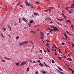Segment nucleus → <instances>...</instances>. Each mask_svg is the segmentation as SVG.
<instances>
[{
	"label": "nucleus",
	"instance_id": "obj_1",
	"mask_svg": "<svg viewBox=\"0 0 74 74\" xmlns=\"http://www.w3.org/2000/svg\"><path fill=\"white\" fill-rule=\"evenodd\" d=\"M51 27V28H53V30L54 31H59V29H58L56 27Z\"/></svg>",
	"mask_w": 74,
	"mask_h": 74
},
{
	"label": "nucleus",
	"instance_id": "obj_2",
	"mask_svg": "<svg viewBox=\"0 0 74 74\" xmlns=\"http://www.w3.org/2000/svg\"><path fill=\"white\" fill-rule=\"evenodd\" d=\"M27 62L25 61V62H23L20 64V66H23V65H25L26 63H27Z\"/></svg>",
	"mask_w": 74,
	"mask_h": 74
},
{
	"label": "nucleus",
	"instance_id": "obj_3",
	"mask_svg": "<svg viewBox=\"0 0 74 74\" xmlns=\"http://www.w3.org/2000/svg\"><path fill=\"white\" fill-rule=\"evenodd\" d=\"M22 19H23V21H25V22H26V23H27V21L26 19V18H23Z\"/></svg>",
	"mask_w": 74,
	"mask_h": 74
},
{
	"label": "nucleus",
	"instance_id": "obj_4",
	"mask_svg": "<svg viewBox=\"0 0 74 74\" xmlns=\"http://www.w3.org/2000/svg\"><path fill=\"white\" fill-rule=\"evenodd\" d=\"M73 4H71V8H73V7H74V1L73 2Z\"/></svg>",
	"mask_w": 74,
	"mask_h": 74
},
{
	"label": "nucleus",
	"instance_id": "obj_5",
	"mask_svg": "<svg viewBox=\"0 0 74 74\" xmlns=\"http://www.w3.org/2000/svg\"><path fill=\"white\" fill-rule=\"evenodd\" d=\"M67 60H69V61H72V60H73L70 58H67Z\"/></svg>",
	"mask_w": 74,
	"mask_h": 74
},
{
	"label": "nucleus",
	"instance_id": "obj_6",
	"mask_svg": "<svg viewBox=\"0 0 74 74\" xmlns=\"http://www.w3.org/2000/svg\"><path fill=\"white\" fill-rule=\"evenodd\" d=\"M24 44L23 42L21 43L19 45V46H22Z\"/></svg>",
	"mask_w": 74,
	"mask_h": 74
},
{
	"label": "nucleus",
	"instance_id": "obj_7",
	"mask_svg": "<svg viewBox=\"0 0 74 74\" xmlns=\"http://www.w3.org/2000/svg\"><path fill=\"white\" fill-rule=\"evenodd\" d=\"M57 20H58V21H63V19H60L59 18H57Z\"/></svg>",
	"mask_w": 74,
	"mask_h": 74
},
{
	"label": "nucleus",
	"instance_id": "obj_8",
	"mask_svg": "<svg viewBox=\"0 0 74 74\" xmlns=\"http://www.w3.org/2000/svg\"><path fill=\"white\" fill-rule=\"evenodd\" d=\"M40 35H41V36L42 37H44V34H43V33L42 32H40Z\"/></svg>",
	"mask_w": 74,
	"mask_h": 74
},
{
	"label": "nucleus",
	"instance_id": "obj_9",
	"mask_svg": "<svg viewBox=\"0 0 74 74\" xmlns=\"http://www.w3.org/2000/svg\"><path fill=\"white\" fill-rule=\"evenodd\" d=\"M24 43V44H27V43H28L29 42L28 41H26L25 42H23Z\"/></svg>",
	"mask_w": 74,
	"mask_h": 74
},
{
	"label": "nucleus",
	"instance_id": "obj_10",
	"mask_svg": "<svg viewBox=\"0 0 74 74\" xmlns=\"http://www.w3.org/2000/svg\"><path fill=\"white\" fill-rule=\"evenodd\" d=\"M47 20H51V18L50 17H47Z\"/></svg>",
	"mask_w": 74,
	"mask_h": 74
},
{
	"label": "nucleus",
	"instance_id": "obj_11",
	"mask_svg": "<svg viewBox=\"0 0 74 74\" xmlns=\"http://www.w3.org/2000/svg\"><path fill=\"white\" fill-rule=\"evenodd\" d=\"M47 47H48L49 48H50V45L49 44H48V43H47Z\"/></svg>",
	"mask_w": 74,
	"mask_h": 74
},
{
	"label": "nucleus",
	"instance_id": "obj_12",
	"mask_svg": "<svg viewBox=\"0 0 74 74\" xmlns=\"http://www.w3.org/2000/svg\"><path fill=\"white\" fill-rule=\"evenodd\" d=\"M16 66H19V62L16 63Z\"/></svg>",
	"mask_w": 74,
	"mask_h": 74
},
{
	"label": "nucleus",
	"instance_id": "obj_13",
	"mask_svg": "<svg viewBox=\"0 0 74 74\" xmlns=\"http://www.w3.org/2000/svg\"><path fill=\"white\" fill-rule=\"evenodd\" d=\"M27 6H30V7H32V5L30 3H28L27 5Z\"/></svg>",
	"mask_w": 74,
	"mask_h": 74
},
{
	"label": "nucleus",
	"instance_id": "obj_14",
	"mask_svg": "<svg viewBox=\"0 0 74 74\" xmlns=\"http://www.w3.org/2000/svg\"><path fill=\"white\" fill-rule=\"evenodd\" d=\"M25 3L26 5L27 6V5L29 3H28V2L27 1H25Z\"/></svg>",
	"mask_w": 74,
	"mask_h": 74
},
{
	"label": "nucleus",
	"instance_id": "obj_15",
	"mask_svg": "<svg viewBox=\"0 0 74 74\" xmlns=\"http://www.w3.org/2000/svg\"><path fill=\"white\" fill-rule=\"evenodd\" d=\"M58 68L59 70H60V71H62V69H61V68H60V67H58Z\"/></svg>",
	"mask_w": 74,
	"mask_h": 74
},
{
	"label": "nucleus",
	"instance_id": "obj_16",
	"mask_svg": "<svg viewBox=\"0 0 74 74\" xmlns=\"http://www.w3.org/2000/svg\"><path fill=\"white\" fill-rule=\"evenodd\" d=\"M67 22H69V23H71V21L69 20H67Z\"/></svg>",
	"mask_w": 74,
	"mask_h": 74
},
{
	"label": "nucleus",
	"instance_id": "obj_17",
	"mask_svg": "<svg viewBox=\"0 0 74 74\" xmlns=\"http://www.w3.org/2000/svg\"><path fill=\"white\" fill-rule=\"evenodd\" d=\"M29 67H28L27 68V72H28L29 71Z\"/></svg>",
	"mask_w": 74,
	"mask_h": 74
},
{
	"label": "nucleus",
	"instance_id": "obj_18",
	"mask_svg": "<svg viewBox=\"0 0 74 74\" xmlns=\"http://www.w3.org/2000/svg\"><path fill=\"white\" fill-rule=\"evenodd\" d=\"M34 22V21L32 20L30 22V23H33Z\"/></svg>",
	"mask_w": 74,
	"mask_h": 74
},
{
	"label": "nucleus",
	"instance_id": "obj_19",
	"mask_svg": "<svg viewBox=\"0 0 74 74\" xmlns=\"http://www.w3.org/2000/svg\"><path fill=\"white\" fill-rule=\"evenodd\" d=\"M5 59H7V60H11V59L8 58H7L6 57H5Z\"/></svg>",
	"mask_w": 74,
	"mask_h": 74
},
{
	"label": "nucleus",
	"instance_id": "obj_20",
	"mask_svg": "<svg viewBox=\"0 0 74 74\" xmlns=\"http://www.w3.org/2000/svg\"><path fill=\"white\" fill-rule=\"evenodd\" d=\"M63 34H64V36L66 37H67V35H66V34L64 33Z\"/></svg>",
	"mask_w": 74,
	"mask_h": 74
},
{
	"label": "nucleus",
	"instance_id": "obj_21",
	"mask_svg": "<svg viewBox=\"0 0 74 74\" xmlns=\"http://www.w3.org/2000/svg\"><path fill=\"white\" fill-rule=\"evenodd\" d=\"M31 32L32 33H36V32L35 31H33V30H31Z\"/></svg>",
	"mask_w": 74,
	"mask_h": 74
},
{
	"label": "nucleus",
	"instance_id": "obj_22",
	"mask_svg": "<svg viewBox=\"0 0 74 74\" xmlns=\"http://www.w3.org/2000/svg\"><path fill=\"white\" fill-rule=\"evenodd\" d=\"M68 11L69 12V13H70V14H72L73 13V12H71V11H70V10H68Z\"/></svg>",
	"mask_w": 74,
	"mask_h": 74
},
{
	"label": "nucleus",
	"instance_id": "obj_23",
	"mask_svg": "<svg viewBox=\"0 0 74 74\" xmlns=\"http://www.w3.org/2000/svg\"><path fill=\"white\" fill-rule=\"evenodd\" d=\"M42 73L43 74H45V73H46V72L45 71H42Z\"/></svg>",
	"mask_w": 74,
	"mask_h": 74
},
{
	"label": "nucleus",
	"instance_id": "obj_24",
	"mask_svg": "<svg viewBox=\"0 0 74 74\" xmlns=\"http://www.w3.org/2000/svg\"><path fill=\"white\" fill-rule=\"evenodd\" d=\"M71 26L72 28L73 29H74V28H73V27H74V25H72Z\"/></svg>",
	"mask_w": 74,
	"mask_h": 74
},
{
	"label": "nucleus",
	"instance_id": "obj_25",
	"mask_svg": "<svg viewBox=\"0 0 74 74\" xmlns=\"http://www.w3.org/2000/svg\"><path fill=\"white\" fill-rule=\"evenodd\" d=\"M40 66H43L44 65L42 64L41 63L39 64Z\"/></svg>",
	"mask_w": 74,
	"mask_h": 74
},
{
	"label": "nucleus",
	"instance_id": "obj_26",
	"mask_svg": "<svg viewBox=\"0 0 74 74\" xmlns=\"http://www.w3.org/2000/svg\"><path fill=\"white\" fill-rule=\"evenodd\" d=\"M73 47V48H74V43H72L71 44Z\"/></svg>",
	"mask_w": 74,
	"mask_h": 74
},
{
	"label": "nucleus",
	"instance_id": "obj_27",
	"mask_svg": "<svg viewBox=\"0 0 74 74\" xmlns=\"http://www.w3.org/2000/svg\"><path fill=\"white\" fill-rule=\"evenodd\" d=\"M52 31H53V29H51V30H50V32H52Z\"/></svg>",
	"mask_w": 74,
	"mask_h": 74
},
{
	"label": "nucleus",
	"instance_id": "obj_28",
	"mask_svg": "<svg viewBox=\"0 0 74 74\" xmlns=\"http://www.w3.org/2000/svg\"><path fill=\"white\" fill-rule=\"evenodd\" d=\"M1 36H2V37H3V38H4L5 37H4V36H3V34H1Z\"/></svg>",
	"mask_w": 74,
	"mask_h": 74
},
{
	"label": "nucleus",
	"instance_id": "obj_29",
	"mask_svg": "<svg viewBox=\"0 0 74 74\" xmlns=\"http://www.w3.org/2000/svg\"><path fill=\"white\" fill-rule=\"evenodd\" d=\"M2 61L3 62H4V63L6 62L5 61V60H2Z\"/></svg>",
	"mask_w": 74,
	"mask_h": 74
},
{
	"label": "nucleus",
	"instance_id": "obj_30",
	"mask_svg": "<svg viewBox=\"0 0 74 74\" xmlns=\"http://www.w3.org/2000/svg\"><path fill=\"white\" fill-rule=\"evenodd\" d=\"M19 6L20 7H21V8H23V7L22 5H20Z\"/></svg>",
	"mask_w": 74,
	"mask_h": 74
},
{
	"label": "nucleus",
	"instance_id": "obj_31",
	"mask_svg": "<svg viewBox=\"0 0 74 74\" xmlns=\"http://www.w3.org/2000/svg\"><path fill=\"white\" fill-rule=\"evenodd\" d=\"M19 23H21V20L20 19H19Z\"/></svg>",
	"mask_w": 74,
	"mask_h": 74
},
{
	"label": "nucleus",
	"instance_id": "obj_32",
	"mask_svg": "<svg viewBox=\"0 0 74 74\" xmlns=\"http://www.w3.org/2000/svg\"><path fill=\"white\" fill-rule=\"evenodd\" d=\"M18 38H19V36H17L16 38V40H18Z\"/></svg>",
	"mask_w": 74,
	"mask_h": 74
},
{
	"label": "nucleus",
	"instance_id": "obj_33",
	"mask_svg": "<svg viewBox=\"0 0 74 74\" xmlns=\"http://www.w3.org/2000/svg\"><path fill=\"white\" fill-rule=\"evenodd\" d=\"M47 50L49 52H50V51H49V49H48V48L47 49Z\"/></svg>",
	"mask_w": 74,
	"mask_h": 74
},
{
	"label": "nucleus",
	"instance_id": "obj_34",
	"mask_svg": "<svg viewBox=\"0 0 74 74\" xmlns=\"http://www.w3.org/2000/svg\"><path fill=\"white\" fill-rule=\"evenodd\" d=\"M47 11H49V12H50V10L48 9H47Z\"/></svg>",
	"mask_w": 74,
	"mask_h": 74
},
{
	"label": "nucleus",
	"instance_id": "obj_35",
	"mask_svg": "<svg viewBox=\"0 0 74 74\" xmlns=\"http://www.w3.org/2000/svg\"><path fill=\"white\" fill-rule=\"evenodd\" d=\"M52 63H55V61H54V60H52Z\"/></svg>",
	"mask_w": 74,
	"mask_h": 74
},
{
	"label": "nucleus",
	"instance_id": "obj_36",
	"mask_svg": "<svg viewBox=\"0 0 74 74\" xmlns=\"http://www.w3.org/2000/svg\"><path fill=\"white\" fill-rule=\"evenodd\" d=\"M38 62L40 64L41 63V62H40V60H38Z\"/></svg>",
	"mask_w": 74,
	"mask_h": 74
},
{
	"label": "nucleus",
	"instance_id": "obj_37",
	"mask_svg": "<svg viewBox=\"0 0 74 74\" xmlns=\"http://www.w3.org/2000/svg\"><path fill=\"white\" fill-rule=\"evenodd\" d=\"M28 25L29 27H31V25L29 23Z\"/></svg>",
	"mask_w": 74,
	"mask_h": 74
},
{
	"label": "nucleus",
	"instance_id": "obj_38",
	"mask_svg": "<svg viewBox=\"0 0 74 74\" xmlns=\"http://www.w3.org/2000/svg\"><path fill=\"white\" fill-rule=\"evenodd\" d=\"M34 15H38V14L37 13H34Z\"/></svg>",
	"mask_w": 74,
	"mask_h": 74
},
{
	"label": "nucleus",
	"instance_id": "obj_39",
	"mask_svg": "<svg viewBox=\"0 0 74 74\" xmlns=\"http://www.w3.org/2000/svg\"><path fill=\"white\" fill-rule=\"evenodd\" d=\"M29 42H31V43L32 44H33V43L32 42V41H29Z\"/></svg>",
	"mask_w": 74,
	"mask_h": 74
},
{
	"label": "nucleus",
	"instance_id": "obj_40",
	"mask_svg": "<svg viewBox=\"0 0 74 74\" xmlns=\"http://www.w3.org/2000/svg\"><path fill=\"white\" fill-rule=\"evenodd\" d=\"M66 58V57L65 56H64L63 57V58H64V59H65Z\"/></svg>",
	"mask_w": 74,
	"mask_h": 74
},
{
	"label": "nucleus",
	"instance_id": "obj_41",
	"mask_svg": "<svg viewBox=\"0 0 74 74\" xmlns=\"http://www.w3.org/2000/svg\"><path fill=\"white\" fill-rule=\"evenodd\" d=\"M66 64L67 66H68V67H69L70 66V65H67V64Z\"/></svg>",
	"mask_w": 74,
	"mask_h": 74
},
{
	"label": "nucleus",
	"instance_id": "obj_42",
	"mask_svg": "<svg viewBox=\"0 0 74 74\" xmlns=\"http://www.w3.org/2000/svg\"><path fill=\"white\" fill-rule=\"evenodd\" d=\"M72 71V74H73L74 73V71H73V70H72V71Z\"/></svg>",
	"mask_w": 74,
	"mask_h": 74
},
{
	"label": "nucleus",
	"instance_id": "obj_43",
	"mask_svg": "<svg viewBox=\"0 0 74 74\" xmlns=\"http://www.w3.org/2000/svg\"><path fill=\"white\" fill-rule=\"evenodd\" d=\"M69 70H71V71H72V70L71 69V68H69Z\"/></svg>",
	"mask_w": 74,
	"mask_h": 74
},
{
	"label": "nucleus",
	"instance_id": "obj_44",
	"mask_svg": "<svg viewBox=\"0 0 74 74\" xmlns=\"http://www.w3.org/2000/svg\"><path fill=\"white\" fill-rule=\"evenodd\" d=\"M33 62L32 60H29V62L30 63H31V62Z\"/></svg>",
	"mask_w": 74,
	"mask_h": 74
},
{
	"label": "nucleus",
	"instance_id": "obj_45",
	"mask_svg": "<svg viewBox=\"0 0 74 74\" xmlns=\"http://www.w3.org/2000/svg\"><path fill=\"white\" fill-rule=\"evenodd\" d=\"M47 42H50V41H49V40H47Z\"/></svg>",
	"mask_w": 74,
	"mask_h": 74
},
{
	"label": "nucleus",
	"instance_id": "obj_46",
	"mask_svg": "<svg viewBox=\"0 0 74 74\" xmlns=\"http://www.w3.org/2000/svg\"><path fill=\"white\" fill-rule=\"evenodd\" d=\"M32 7V8H34V9L35 8H34V7L33 6H32V7Z\"/></svg>",
	"mask_w": 74,
	"mask_h": 74
},
{
	"label": "nucleus",
	"instance_id": "obj_47",
	"mask_svg": "<svg viewBox=\"0 0 74 74\" xmlns=\"http://www.w3.org/2000/svg\"><path fill=\"white\" fill-rule=\"evenodd\" d=\"M66 33H67V34H69V32H68V31H66Z\"/></svg>",
	"mask_w": 74,
	"mask_h": 74
},
{
	"label": "nucleus",
	"instance_id": "obj_48",
	"mask_svg": "<svg viewBox=\"0 0 74 74\" xmlns=\"http://www.w3.org/2000/svg\"><path fill=\"white\" fill-rule=\"evenodd\" d=\"M64 18H65V19H66V16H64Z\"/></svg>",
	"mask_w": 74,
	"mask_h": 74
},
{
	"label": "nucleus",
	"instance_id": "obj_49",
	"mask_svg": "<svg viewBox=\"0 0 74 74\" xmlns=\"http://www.w3.org/2000/svg\"><path fill=\"white\" fill-rule=\"evenodd\" d=\"M47 30H50V29L49 28H47Z\"/></svg>",
	"mask_w": 74,
	"mask_h": 74
},
{
	"label": "nucleus",
	"instance_id": "obj_50",
	"mask_svg": "<svg viewBox=\"0 0 74 74\" xmlns=\"http://www.w3.org/2000/svg\"><path fill=\"white\" fill-rule=\"evenodd\" d=\"M8 36H9L10 38H11V36L10 35H8Z\"/></svg>",
	"mask_w": 74,
	"mask_h": 74
},
{
	"label": "nucleus",
	"instance_id": "obj_51",
	"mask_svg": "<svg viewBox=\"0 0 74 74\" xmlns=\"http://www.w3.org/2000/svg\"><path fill=\"white\" fill-rule=\"evenodd\" d=\"M38 71L36 72V74H38Z\"/></svg>",
	"mask_w": 74,
	"mask_h": 74
},
{
	"label": "nucleus",
	"instance_id": "obj_52",
	"mask_svg": "<svg viewBox=\"0 0 74 74\" xmlns=\"http://www.w3.org/2000/svg\"><path fill=\"white\" fill-rule=\"evenodd\" d=\"M54 47H55V48H56V49H58V47H57L55 46Z\"/></svg>",
	"mask_w": 74,
	"mask_h": 74
},
{
	"label": "nucleus",
	"instance_id": "obj_53",
	"mask_svg": "<svg viewBox=\"0 0 74 74\" xmlns=\"http://www.w3.org/2000/svg\"><path fill=\"white\" fill-rule=\"evenodd\" d=\"M64 44H65V43H64V42H63L62 43V45H64Z\"/></svg>",
	"mask_w": 74,
	"mask_h": 74
},
{
	"label": "nucleus",
	"instance_id": "obj_54",
	"mask_svg": "<svg viewBox=\"0 0 74 74\" xmlns=\"http://www.w3.org/2000/svg\"><path fill=\"white\" fill-rule=\"evenodd\" d=\"M36 3L37 4H38V2H36Z\"/></svg>",
	"mask_w": 74,
	"mask_h": 74
},
{
	"label": "nucleus",
	"instance_id": "obj_55",
	"mask_svg": "<svg viewBox=\"0 0 74 74\" xmlns=\"http://www.w3.org/2000/svg\"><path fill=\"white\" fill-rule=\"evenodd\" d=\"M8 27H10V25H8Z\"/></svg>",
	"mask_w": 74,
	"mask_h": 74
},
{
	"label": "nucleus",
	"instance_id": "obj_56",
	"mask_svg": "<svg viewBox=\"0 0 74 74\" xmlns=\"http://www.w3.org/2000/svg\"><path fill=\"white\" fill-rule=\"evenodd\" d=\"M66 10H68V8H67V7L66 8Z\"/></svg>",
	"mask_w": 74,
	"mask_h": 74
},
{
	"label": "nucleus",
	"instance_id": "obj_57",
	"mask_svg": "<svg viewBox=\"0 0 74 74\" xmlns=\"http://www.w3.org/2000/svg\"><path fill=\"white\" fill-rule=\"evenodd\" d=\"M60 73H61V74H63V73L62 72L60 71Z\"/></svg>",
	"mask_w": 74,
	"mask_h": 74
},
{
	"label": "nucleus",
	"instance_id": "obj_58",
	"mask_svg": "<svg viewBox=\"0 0 74 74\" xmlns=\"http://www.w3.org/2000/svg\"><path fill=\"white\" fill-rule=\"evenodd\" d=\"M33 63H36V61H34L33 62Z\"/></svg>",
	"mask_w": 74,
	"mask_h": 74
},
{
	"label": "nucleus",
	"instance_id": "obj_59",
	"mask_svg": "<svg viewBox=\"0 0 74 74\" xmlns=\"http://www.w3.org/2000/svg\"><path fill=\"white\" fill-rule=\"evenodd\" d=\"M62 15H63V16H64V14H63V13H62Z\"/></svg>",
	"mask_w": 74,
	"mask_h": 74
},
{
	"label": "nucleus",
	"instance_id": "obj_60",
	"mask_svg": "<svg viewBox=\"0 0 74 74\" xmlns=\"http://www.w3.org/2000/svg\"><path fill=\"white\" fill-rule=\"evenodd\" d=\"M47 67H49V66L48 65H47Z\"/></svg>",
	"mask_w": 74,
	"mask_h": 74
},
{
	"label": "nucleus",
	"instance_id": "obj_61",
	"mask_svg": "<svg viewBox=\"0 0 74 74\" xmlns=\"http://www.w3.org/2000/svg\"><path fill=\"white\" fill-rule=\"evenodd\" d=\"M3 30H4V31H5V30H6V29L5 28V29H4Z\"/></svg>",
	"mask_w": 74,
	"mask_h": 74
},
{
	"label": "nucleus",
	"instance_id": "obj_62",
	"mask_svg": "<svg viewBox=\"0 0 74 74\" xmlns=\"http://www.w3.org/2000/svg\"><path fill=\"white\" fill-rule=\"evenodd\" d=\"M50 23H52V21H51L50 22Z\"/></svg>",
	"mask_w": 74,
	"mask_h": 74
},
{
	"label": "nucleus",
	"instance_id": "obj_63",
	"mask_svg": "<svg viewBox=\"0 0 74 74\" xmlns=\"http://www.w3.org/2000/svg\"><path fill=\"white\" fill-rule=\"evenodd\" d=\"M4 29H5V28H4V27H3V29L4 30Z\"/></svg>",
	"mask_w": 74,
	"mask_h": 74
},
{
	"label": "nucleus",
	"instance_id": "obj_64",
	"mask_svg": "<svg viewBox=\"0 0 74 74\" xmlns=\"http://www.w3.org/2000/svg\"><path fill=\"white\" fill-rule=\"evenodd\" d=\"M58 51H59V52H60V49H59L58 50Z\"/></svg>",
	"mask_w": 74,
	"mask_h": 74
}]
</instances>
